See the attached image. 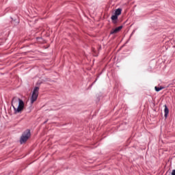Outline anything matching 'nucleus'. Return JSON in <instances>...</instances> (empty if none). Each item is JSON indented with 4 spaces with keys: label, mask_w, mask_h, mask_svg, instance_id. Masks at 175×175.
<instances>
[{
    "label": "nucleus",
    "mask_w": 175,
    "mask_h": 175,
    "mask_svg": "<svg viewBox=\"0 0 175 175\" xmlns=\"http://www.w3.org/2000/svg\"><path fill=\"white\" fill-rule=\"evenodd\" d=\"M12 106L14 110L15 114L21 113L24 110V101L20 98L14 97L12 100Z\"/></svg>",
    "instance_id": "obj_1"
},
{
    "label": "nucleus",
    "mask_w": 175,
    "mask_h": 175,
    "mask_svg": "<svg viewBox=\"0 0 175 175\" xmlns=\"http://www.w3.org/2000/svg\"><path fill=\"white\" fill-rule=\"evenodd\" d=\"M31 137V131L29 130H26L22 135L21 137V144H23V143H25L28 139Z\"/></svg>",
    "instance_id": "obj_2"
},
{
    "label": "nucleus",
    "mask_w": 175,
    "mask_h": 175,
    "mask_svg": "<svg viewBox=\"0 0 175 175\" xmlns=\"http://www.w3.org/2000/svg\"><path fill=\"white\" fill-rule=\"evenodd\" d=\"M39 90L40 88L38 86L34 88L31 98V103L36 102V99H38V96H39Z\"/></svg>",
    "instance_id": "obj_3"
},
{
    "label": "nucleus",
    "mask_w": 175,
    "mask_h": 175,
    "mask_svg": "<svg viewBox=\"0 0 175 175\" xmlns=\"http://www.w3.org/2000/svg\"><path fill=\"white\" fill-rule=\"evenodd\" d=\"M121 29H122V26H119L116 29H112L111 31H110V35H114L116 33H118V32H120Z\"/></svg>",
    "instance_id": "obj_4"
},
{
    "label": "nucleus",
    "mask_w": 175,
    "mask_h": 175,
    "mask_svg": "<svg viewBox=\"0 0 175 175\" xmlns=\"http://www.w3.org/2000/svg\"><path fill=\"white\" fill-rule=\"evenodd\" d=\"M113 24H116L117 23V20L118 19V16L114 14L111 17Z\"/></svg>",
    "instance_id": "obj_5"
},
{
    "label": "nucleus",
    "mask_w": 175,
    "mask_h": 175,
    "mask_svg": "<svg viewBox=\"0 0 175 175\" xmlns=\"http://www.w3.org/2000/svg\"><path fill=\"white\" fill-rule=\"evenodd\" d=\"M121 12H122V10H121V8H118L115 12V15L120 16L121 14Z\"/></svg>",
    "instance_id": "obj_6"
},
{
    "label": "nucleus",
    "mask_w": 175,
    "mask_h": 175,
    "mask_svg": "<svg viewBox=\"0 0 175 175\" xmlns=\"http://www.w3.org/2000/svg\"><path fill=\"white\" fill-rule=\"evenodd\" d=\"M164 112H165V117H167V114H169V109L166 105H165Z\"/></svg>",
    "instance_id": "obj_7"
},
{
    "label": "nucleus",
    "mask_w": 175,
    "mask_h": 175,
    "mask_svg": "<svg viewBox=\"0 0 175 175\" xmlns=\"http://www.w3.org/2000/svg\"><path fill=\"white\" fill-rule=\"evenodd\" d=\"M163 87L161 86L160 88H158L157 86H155L154 90L155 91H157V92H159V91H161V90H163Z\"/></svg>",
    "instance_id": "obj_8"
},
{
    "label": "nucleus",
    "mask_w": 175,
    "mask_h": 175,
    "mask_svg": "<svg viewBox=\"0 0 175 175\" xmlns=\"http://www.w3.org/2000/svg\"><path fill=\"white\" fill-rule=\"evenodd\" d=\"M172 175H175V170H172Z\"/></svg>",
    "instance_id": "obj_9"
}]
</instances>
